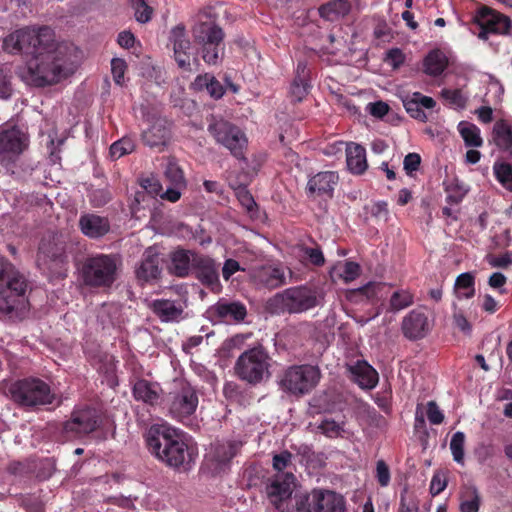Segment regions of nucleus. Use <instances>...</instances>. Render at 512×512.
Masks as SVG:
<instances>
[{
    "label": "nucleus",
    "mask_w": 512,
    "mask_h": 512,
    "mask_svg": "<svg viewBox=\"0 0 512 512\" xmlns=\"http://www.w3.org/2000/svg\"><path fill=\"white\" fill-rule=\"evenodd\" d=\"M190 49L191 42L189 39L184 40L173 46L174 58L180 68H190Z\"/></svg>",
    "instance_id": "nucleus-47"
},
{
    "label": "nucleus",
    "mask_w": 512,
    "mask_h": 512,
    "mask_svg": "<svg viewBox=\"0 0 512 512\" xmlns=\"http://www.w3.org/2000/svg\"><path fill=\"white\" fill-rule=\"evenodd\" d=\"M421 164V157L418 153H408L403 161V167L408 176H412Z\"/></svg>",
    "instance_id": "nucleus-57"
},
{
    "label": "nucleus",
    "mask_w": 512,
    "mask_h": 512,
    "mask_svg": "<svg viewBox=\"0 0 512 512\" xmlns=\"http://www.w3.org/2000/svg\"><path fill=\"white\" fill-rule=\"evenodd\" d=\"M425 307L419 306L411 310L402 320L401 330L407 339L416 341L425 338L432 329V323L425 312Z\"/></svg>",
    "instance_id": "nucleus-17"
},
{
    "label": "nucleus",
    "mask_w": 512,
    "mask_h": 512,
    "mask_svg": "<svg viewBox=\"0 0 512 512\" xmlns=\"http://www.w3.org/2000/svg\"><path fill=\"white\" fill-rule=\"evenodd\" d=\"M8 391L12 400L22 407L50 405L55 400V394L50 386L39 378L15 381L9 386Z\"/></svg>",
    "instance_id": "nucleus-12"
},
{
    "label": "nucleus",
    "mask_w": 512,
    "mask_h": 512,
    "mask_svg": "<svg viewBox=\"0 0 512 512\" xmlns=\"http://www.w3.org/2000/svg\"><path fill=\"white\" fill-rule=\"evenodd\" d=\"M127 69V64L123 59L113 58L111 60V71L113 79L116 84L121 85L124 80V75Z\"/></svg>",
    "instance_id": "nucleus-55"
},
{
    "label": "nucleus",
    "mask_w": 512,
    "mask_h": 512,
    "mask_svg": "<svg viewBox=\"0 0 512 512\" xmlns=\"http://www.w3.org/2000/svg\"><path fill=\"white\" fill-rule=\"evenodd\" d=\"M187 39L188 37L186 35V29L183 24H178L171 29L169 34V43L172 44V46H175V44H178Z\"/></svg>",
    "instance_id": "nucleus-61"
},
{
    "label": "nucleus",
    "mask_w": 512,
    "mask_h": 512,
    "mask_svg": "<svg viewBox=\"0 0 512 512\" xmlns=\"http://www.w3.org/2000/svg\"><path fill=\"white\" fill-rule=\"evenodd\" d=\"M349 371L353 379L362 389L371 390L378 384V372L366 361L358 360L353 365H349Z\"/></svg>",
    "instance_id": "nucleus-26"
},
{
    "label": "nucleus",
    "mask_w": 512,
    "mask_h": 512,
    "mask_svg": "<svg viewBox=\"0 0 512 512\" xmlns=\"http://www.w3.org/2000/svg\"><path fill=\"white\" fill-rule=\"evenodd\" d=\"M166 179L175 187H186V181L183 170L175 160H169L165 171Z\"/></svg>",
    "instance_id": "nucleus-46"
},
{
    "label": "nucleus",
    "mask_w": 512,
    "mask_h": 512,
    "mask_svg": "<svg viewBox=\"0 0 512 512\" xmlns=\"http://www.w3.org/2000/svg\"><path fill=\"white\" fill-rule=\"evenodd\" d=\"M160 256L153 248H148L144 254L139 267L136 270V275L139 280L145 282L157 279L161 274Z\"/></svg>",
    "instance_id": "nucleus-27"
},
{
    "label": "nucleus",
    "mask_w": 512,
    "mask_h": 512,
    "mask_svg": "<svg viewBox=\"0 0 512 512\" xmlns=\"http://www.w3.org/2000/svg\"><path fill=\"white\" fill-rule=\"evenodd\" d=\"M319 303L316 288L299 285L275 294L269 299L268 307L277 314H300L317 307Z\"/></svg>",
    "instance_id": "nucleus-7"
},
{
    "label": "nucleus",
    "mask_w": 512,
    "mask_h": 512,
    "mask_svg": "<svg viewBox=\"0 0 512 512\" xmlns=\"http://www.w3.org/2000/svg\"><path fill=\"white\" fill-rule=\"evenodd\" d=\"M55 37L53 29L42 26L38 29L24 27L10 33L3 41V48L10 54L35 55L41 48L49 47Z\"/></svg>",
    "instance_id": "nucleus-10"
},
{
    "label": "nucleus",
    "mask_w": 512,
    "mask_h": 512,
    "mask_svg": "<svg viewBox=\"0 0 512 512\" xmlns=\"http://www.w3.org/2000/svg\"><path fill=\"white\" fill-rule=\"evenodd\" d=\"M29 281L10 261L0 258V319L22 320L29 310Z\"/></svg>",
    "instance_id": "nucleus-3"
},
{
    "label": "nucleus",
    "mask_w": 512,
    "mask_h": 512,
    "mask_svg": "<svg viewBox=\"0 0 512 512\" xmlns=\"http://www.w3.org/2000/svg\"><path fill=\"white\" fill-rule=\"evenodd\" d=\"M440 96L445 104L451 108L462 110L467 105L468 97L463 93L462 89L443 88Z\"/></svg>",
    "instance_id": "nucleus-40"
},
{
    "label": "nucleus",
    "mask_w": 512,
    "mask_h": 512,
    "mask_svg": "<svg viewBox=\"0 0 512 512\" xmlns=\"http://www.w3.org/2000/svg\"><path fill=\"white\" fill-rule=\"evenodd\" d=\"M192 274L211 292L219 293L221 291L219 265L212 257L200 253L194 255Z\"/></svg>",
    "instance_id": "nucleus-16"
},
{
    "label": "nucleus",
    "mask_w": 512,
    "mask_h": 512,
    "mask_svg": "<svg viewBox=\"0 0 512 512\" xmlns=\"http://www.w3.org/2000/svg\"><path fill=\"white\" fill-rule=\"evenodd\" d=\"M68 50L67 45L58 44L54 37L49 47L41 48L26 62L22 79L34 87L59 83L72 72Z\"/></svg>",
    "instance_id": "nucleus-2"
},
{
    "label": "nucleus",
    "mask_w": 512,
    "mask_h": 512,
    "mask_svg": "<svg viewBox=\"0 0 512 512\" xmlns=\"http://www.w3.org/2000/svg\"><path fill=\"white\" fill-rule=\"evenodd\" d=\"M474 23L480 28L478 38L481 40H487L490 34L506 35L512 26L508 16L488 6H482L477 10Z\"/></svg>",
    "instance_id": "nucleus-14"
},
{
    "label": "nucleus",
    "mask_w": 512,
    "mask_h": 512,
    "mask_svg": "<svg viewBox=\"0 0 512 512\" xmlns=\"http://www.w3.org/2000/svg\"><path fill=\"white\" fill-rule=\"evenodd\" d=\"M492 142L502 151H507L512 158V126L506 120L495 122L492 133Z\"/></svg>",
    "instance_id": "nucleus-33"
},
{
    "label": "nucleus",
    "mask_w": 512,
    "mask_h": 512,
    "mask_svg": "<svg viewBox=\"0 0 512 512\" xmlns=\"http://www.w3.org/2000/svg\"><path fill=\"white\" fill-rule=\"evenodd\" d=\"M192 35L196 44L201 47L205 63L215 65L224 53L225 33L215 22L210 12L201 10L195 17Z\"/></svg>",
    "instance_id": "nucleus-4"
},
{
    "label": "nucleus",
    "mask_w": 512,
    "mask_h": 512,
    "mask_svg": "<svg viewBox=\"0 0 512 512\" xmlns=\"http://www.w3.org/2000/svg\"><path fill=\"white\" fill-rule=\"evenodd\" d=\"M369 113L376 118H383L389 111V105L383 101L368 104Z\"/></svg>",
    "instance_id": "nucleus-63"
},
{
    "label": "nucleus",
    "mask_w": 512,
    "mask_h": 512,
    "mask_svg": "<svg viewBox=\"0 0 512 512\" xmlns=\"http://www.w3.org/2000/svg\"><path fill=\"white\" fill-rule=\"evenodd\" d=\"M253 277L258 284L269 289H275L285 284L284 271L278 266H262L254 271Z\"/></svg>",
    "instance_id": "nucleus-30"
},
{
    "label": "nucleus",
    "mask_w": 512,
    "mask_h": 512,
    "mask_svg": "<svg viewBox=\"0 0 512 512\" xmlns=\"http://www.w3.org/2000/svg\"><path fill=\"white\" fill-rule=\"evenodd\" d=\"M387 285L384 283L370 282L359 288L357 292L364 295L370 301H378L382 298Z\"/></svg>",
    "instance_id": "nucleus-49"
},
{
    "label": "nucleus",
    "mask_w": 512,
    "mask_h": 512,
    "mask_svg": "<svg viewBox=\"0 0 512 512\" xmlns=\"http://www.w3.org/2000/svg\"><path fill=\"white\" fill-rule=\"evenodd\" d=\"M199 397L196 388L185 378H175L164 399L168 415L181 423L189 421L196 412Z\"/></svg>",
    "instance_id": "nucleus-8"
},
{
    "label": "nucleus",
    "mask_w": 512,
    "mask_h": 512,
    "mask_svg": "<svg viewBox=\"0 0 512 512\" xmlns=\"http://www.w3.org/2000/svg\"><path fill=\"white\" fill-rule=\"evenodd\" d=\"M319 429L321 432L329 437V438H336L341 435L343 432V428L341 425H339L336 421L333 419H325L321 422L319 425Z\"/></svg>",
    "instance_id": "nucleus-54"
},
{
    "label": "nucleus",
    "mask_w": 512,
    "mask_h": 512,
    "mask_svg": "<svg viewBox=\"0 0 512 512\" xmlns=\"http://www.w3.org/2000/svg\"><path fill=\"white\" fill-rule=\"evenodd\" d=\"M241 267L238 261L235 259L229 258L226 259L222 268V276L223 278L228 281L232 275H234L236 272L240 271Z\"/></svg>",
    "instance_id": "nucleus-64"
},
{
    "label": "nucleus",
    "mask_w": 512,
    "mask_h": 512,
    "mask_svg": "<svg viewBox=\"0 0 512 512\" xmlns=\"http://www.w3.org/2000/svg\"><path fill=\"white\" fill-rule=\"evenodd\" d=\"M317 491L312 490L310 493H296L293 498L291 496L284 500V510L280 512H317Z\"/></svg>",
    "instance_id": "nucleus-28"
},
{
    "label": "nucleus",
    "mask_w": 512,
    "mask_h": 512,
    "mask_svg": "<svg viewBox=\"0 0 512 512\" xmlns=\"http://www.w3.org/2000/svg\"><path fill=\"white\" fill-rule=\"evenodd\" d=\"M70 243L62 235H54L48 241L43 240L39 246V253L58 264L68 262V248Z\"/></svg>",
    "instance_id": "nucleus-24"
},
{
    "label": "nucleus",
    "mask_w": 512,
    "mask_h": 512,
    "mask_svg": "<svg viewBox=\"0 0 512 512\" xmlns=\"http://www.w3.org/2000/svg\"><path fill=\"white\" fill-rule=\"evenodd\" d=\"M321 378V370L316 365H291L280 373L278 385L283 392L299 398L310 394Z\"/></svg>",
    "instance_id": "nucleus-9"
},
{
    "label": "nucleus",
    "mask_w": 512,
    "mask_h": 512,
    "mask_svg": "<svg viewBox=\"0 0 512 512\" xmlns=\"http://www.w3.org/2000/svg\"><path fill=\"white\" fill-rule=\"evenodd\" d=\"M348 0H331L318 9L321 18L328 21H335L341 16H345L350 11Z\"/></svg>",
    "instance_id": "nucleus-38"
},
{
    "label": "nucleus",
    "mask_w": 512,
    "mask_h": 512,
    "mask_svg": "<svg viewBox=\"0 0 512 512\" xmlns=\"http://www.w3.org/2000/svg\"><path fill=\"white\" fill-rule=\"evenodd\" d=\"M212 314L221 322L240 323L247 316V308L240 301L218 300L211 308Z\"/></svg>",
    "instance_id": "nucleus-20"
},
{
    "label": "nucleus",
    "mask_w": 512,
    "mask_h": 512,
    "mask_svg": "<svg viewBox=\"0 0 512 512\" xmlns=\"http://www.w3.org/2000/svg\"><path fill=\"white\" fill-rule=\"evenodd\" d=\"M493 173L497 181L507 190L512 192V164L507 162H495Z\"/></svg>",
    "instance_id": "nucleus-44"
},
{
    "label": "nucleus",
    "mask_w": 512,
    "mask_h": 512,
    "mask_svg": "<svg viewBox=\"0 0 512 512\" xmlns=\"http://www.w3.org/2000/svg\"><path fill=\"white\" fill-rule=\"evenodd\" d=\"M339 181L337 172L322 171L312 176L306 186L307 195L309 197H320L331 199L334 194L335 186Z\"/></svg>",
    "instance_id": "nucleus-19"
},
{
    "label": "nucleus",
    "mask_w": 512,
    "mask_h": 512,
    "mask_svg": "<svg viewBox=\"0 0 512 512\" xmlns=\"http://www.w3.org/2000/svg\"><path fill=\"white\" fill-rule=\"evenodd\" d=\"M12 74L8 66L0 64V98L8 99L12 94Z\"/></svg>",
    "instance_id": "nucleus-50"
},
{
    "label": "nucleus",
    "mask_w": 512,
    "mask_h": 512,
    "mask_svg": "<svg viewBox=\"0 0 512 512\" xmlns=\"http://www.w3.org/2000/svg\"><path fill=\"white\" fill-rule=\"evenodd\" d=\"M198 253L193 250L177 248L170 252L169 272L179 278H185L192 273L194 255Z\"/></svg>",
    "instance_id": "nucleus-23"
},
{
    "label": "nucleus",
    "mask_w": 512,
    "mask_h": 512,
    "mask_svg": "<svg viewBox=\"0 0 512 512\" xmlns=\"http://www.w3.org/2000/svg\"><path fill=\"white\" fill-rule=\"evenodd\" d=\"M26 141V136L19 129L4 130L0 133V153L20 154L26 147Z\"/></svg>",
    "instance_id": "nucleus-32"
},
{
    "label": "nucleus",
    "mask_w": 512,
    "mask_h": 512,
    "mask_svg": "<svg viewBox=\"0 0 512 512\" xmlns=\"http://www.w3.org/2000/svg\"><path fill=\"white\" fill-rule=\"evenodd\" d=\"M459 132L463 138L465 145L468 147H481L483 140L480 136V129L472 123L461 122L459 124Z\"/></svg>",
    "instance_id": "nucleus-41"
},
{
    "label": "nucleus",
    "mask_w": 512,
    "mask_h": 512,
    "mask_svg": "<svg viewBox=\"0 0 512 512\" xmlns=\"http://www.w3.org/2000/svg\"><path fill=\"white\" fill-rule=\"evenodd\" d=\"M480 495L476 488L473 489V498L464 500L460 504V512H478L480 508Z\"/></svg>",
    "instance_id": "nucleus-60"
},
{
    "label": "nucleus",
    "mask_w": 512,
    "mask_h": 512,
    "mask_svg": "<svg viewBox=\"0 0 512 512\" xmlns=\"http://www.w3.org/2000/svg\"><path fill=\"white\" fill-rule=\"evenodd\" d=\"M310 89L309 81L293 79L290 86V97L293 102L302 101Z\"/></svg>",
    "instance_id": "nucleus-52"
},
{
    "label": "nucleus",
    "mask_w": 512,
    "mask_h": 512,
    "mask_svg": "<svg viewBox=\"0 0 512 512\" xmlns=\"http://www.w3.org/2000/svg\"><path fill=\"white\" fill-rule=\"evenodd\" d=\"M243 443L239 440H229L217 443L213 457L219 464H228L241 450Z\"/></svg>",
    "instance_id": "nucleus-37"
},
{
    "label": "nucleus",
    "mask_w": 512,
    "mask_h": 512,
    "mask_svg": "<svg viewBox=\"0 0 512 512\" xmlns=\"http://www.w3.org/2000/svg\"><path fill=\"white\" fill-rule=\"evenodd\" d=\"M145 441L152 455L178 471L189 470L197 457V448L186 434L166 423L152 425Z\"/></svg>",
    "instance_id": "nucleus-1"
},
{
    "label": "nucleus",
    "mask_w": 512,
    "mask_h": 512,
    "mask_svg": "<svg viewBox=\"0 0 512 512\" xmlns=\"http://www.w3.org/2000/svg\"><path fill=\"white\" fill-rule=\"evenodd\" d=\"M149 121L150 125L143 130L141 139L146 146L162 151L172 137L171 123L163 117H152Z\"/></svg>",
    "instance_id": "nucleus-18"
},
{
    "label": "nucleus",
    "mask_w": 512,
    "mask_h": 512,
    "mask_svg": "<svg viewBox=\"0 0 512 512\" xmlns=\"http://www.w3.org/2000/svg\"><path fill=\"white\" fill-rule=\"evenodd\" d=\"M293 454L283 450L274 454L272 459L273 469L276 471L267 486V494L271 503L277 510H284V500L292 495L296 477L293 473Z\"/></svg>",
    "instance_id": "nucleus-6"
},
{
    "label": "nucleus",
    "mask_w": 512,
    "mask_h": 512,
    "mask_svg": "<svg viewBox=\"0 0 512 512\" xmlns=\"http://www.w3.org/2000/svg\"><path fill=\"white\" fill-rule=\"evenodd\" d=\"M119 266L114 254L88 255L78 264L79 279L88 288H110L117 280Z\"/></svg>",
    "instance_id": "nucleus-5"
},
{
    "label": "nucleus",
    "mask_w": 512,
    "mask_h": 512,
    "mask_svg": "<svg viewBox=\"0 0 512 512\" xmlns=\"http://www.w3.org/2000/svg\"><path fill=\"white\" fill-rule=\"evenodd\" d=\"M453 323L462 332L469 334L472 330L470 322L467 320L462 311H455L453 313Z\"/></svg>",
    "instance_id": "nucleus-62"
},
{
    "label": "nucleus",
    "mask_w": 512,
    "mask_h": 512,
    "mask_svg": "<svg viewBox=\"0 0 512 512\" xmlns=\"http://www.w3.org/2000/svg\"><path fill=\"white\" fill-rule=\"evenodd\" d=\"M133 396L137 401L154 405L159 400L158 385L145 379L138 380L132 389Z\"/></svg>",
    "instance_id": "nucleus-35"
},
{
    "label": "nucleus",
    "mask_w": 512,
    "mask_h": 512,
    "mask_svg": "<svg viewBox=\"0 0 512 512\" xmlns=\"http://www.w3.org/2000/svg\"><path fill=\"white\" fill-rule=\"evenodd\" d=\"M134 149L135 143L133 139L123 137L110 146L109 152L112 159H119L124 155L130 154Z\"/></svg>",
    "instance_id": "nucleus-48"
},
{
    "label": "nucleus",
    "mask_w": 512,
    "mask_h": 512,
    "mask_svg": "<svg viewBox=\"0 0 512 512\" xmlns=\"http://www.w3.org/2000/svg\"><path fill=\"white\" fill-rule=\"evenodd\" d=\"M301 251L303 252V255L306 259L309 260V262L317 267H321L325 263V258L323 255V252L319 246L316 247H307L303 246L301 247Z\"/></svg>",
    "instance_id": "nucleus-53"
},
{
    "label": "nucleus",
    "mask_w": 512,
    "mask_h": 512,
    "mask_svg": "<svg viewBox=\"0 0 512 512\" xmlns=\"http://www.w3.org/2000/svg\"><path fill=\"white\" fill-rule=\"evenodd\" d=\"M100 423L101 417L98 410L84 406L73 410L70 419L64 423V430L74 436H82L96 431Z\"/></svg>",
    "instance_id": "nucleus-15"
},
{
    "label": "nucleus",
    "mask_w": 512,
    "mask_h": 512,
    "mask_svg": "<svg viewBox=\"0 0 512 512\" xmlns=\"http://www.w3.org/2000/svg\"><path fill=\"white\" fill-rule=\"evenodd\" d=\"M270 361L265 347L254 346L241 353L236 360L235 375L250 385H258L270 377Z\"/></svg>",
    "instance_id": "nucleus-11"
},
{
    "label": "nucleus",
    "mask_w": 512,
    "mask_h": 512,
    "mask_svg": "<svg viewBox=\"0 0 512 512\" xmlns=\"http://www.w3.org/2000/svg\"><path fill=\"white\" fill-rule=\"evenodd\" d=\"M184 303L179 300L155 299L150 308L162 322H179L183 319Z\"/></svg>",
    "instance_id": "nucleus-22"
},
{
    "label": "nucleus",
    "mask_w": 512,
    "mask_h": 512,
    "mask_svg": "<svg viewBox=\"0 0 512 512\" xmlns=\"http://www.w3.org/2000/svg\"><path fill=\"white\" fill-rule=\"evenodd\" d=\"M465 439L466 436L463 432L457 431L453 434L450 441V450L453 456V460L460 465H464L465 458Z\"/></svg>",
    "instance_id": "nucleus-45"
},
{
    "label": "nucleus",
    "mask_w": 512,
    "mask_h": 512,
    "mask_svg": "<svg viewBox=\"0 0 512 512\" xmlns=\"http://www.w3.org/2000/svg\"><path fill=\"white\" fill-rule=\"evenodd\" d=\"M378 483L382 487H386L390 482V470L384 460L377 461L376 475Z\"/></svg>",
    "instance_id": "nucleus-58"
},
{
    "label": "nucleus",
    "mask_w": 512,
    "mask_h": 512,
    "mask_svg": "<svg viewBox=\"0 0 512 512\" xmlns=\"http://www.w3.org/2000/svg\"><path fill=\"white\" fill-rule=\"evenodd\" d=\"M88 197L90 204L95 208L103 207L112 200V194L108 188L94 189Z\"/></svg>",
    "instance_id": "nucleus-51"
},
{
    "label": "nucleus",
    "mask_w": 512,
    "mask_h": 512,
    "mask_svg": "<svg viewBox=\"0 0 512 512\" xmlns=\"http://www.w3.org/2000/svg\"><path fill=\"white\" fill-rule=\"evenodd\" d=\"M475 278L469 273L460 274L455 281V291L458 298L470 299L475 295Z\"/></svg>",
    "instance_id": "nucleus-39"
},
{
    "label": "nucleus",
    "mask_w": 512,
    "mask_h": 512,
    "mask_svg": "<svg viewBox=\"0 0 512 512\" xmlns=\"http://www.w3.org/2000/svg\"><path fill=\"white\" fill-rule=\"evenodd\" d=\"M348 170L354 175H362L368 169L366 149L357 143H349L345 149Z\"/></svg>",
    "instance_id": "nucleus-29"
},
{
    "label": "nucleus",
    "mask_w": 512,
    "mask_h": 512,
    "mask_svg": "<svg viewBox=\"0 0 512 512\" xmlns=\"http://www.w3.org/2000/svg\"><path fill=\"white\" fill-rule=\"evenodd\" d=\"M413 303V293L406 289H399L392 293L389 306L391 311L397 312L411 306Z\"/></svg>",
    "instance_id": "nucleus-43"
},
{
    "label": "nucleus",
    "mask_w": 512,
    "mask_h": 512,
    "mask_svg": "<svg viewBox=\"0 0 512 512\" xmlns=\"http://www.w3.org/2000/svg\"><path fill=\"white\" fill-rule=\"evenodd\" d=\"M130 8L134 12V18L138 23L145 24L152 20L154 9L147 0H128Z\"/></svg>",
    "instance_id": "nucleus-42"
},
{
    "label": "nucleus",
    "mask_w": 512,
    "mask_h": 512,
    "mask_svg": "<svg viewBox=\"0 0 512 512\" xmlns=\"http://www.w3.org/2000/svg\"><path fill=\"white\" fill-rule=\"evenodd\" d=\"M316 508L317 512H345L346 501L334 491L318 489Z\"/></svg>",
    "instance_id": "nucleus-31"
},
{
    "label": "nucleus",
    "mask_w": 512,
    "mask_h": 512,
    "mask_svg": "<svg viewBox=\"0 0 512 512\" xmlns=\"http://www.w3.org/2000/svg\"><path fill=\"white\" fill-rule=\"evenodd\" d=\"M140 186L151 196V198L160 195L162 192L161 183L159 182L158 179L154 177H147L141 179Z\"/></svg>",
    "instance_id": "nucleus-56"
},
{
    "label": "nucleus",
    "mask_w": 512,
    "mask_h": 512,
    "mask_svg": "<svg viewBox=\"0 0 512 512\" xmlns=\"http://www.w3.org/2000/svg\"><path fill=\"white\" fill-rule=\"evenodd\" d=\"M208 131L216 142L226 147L235 158L246 160L247 138L239 127L220 119L210 123Z\"/></svg>",
    "instance_id": "nucleus-13"
},
{
    "label": "nucleus",
    "mask_w": 512,
    "mask_h": 512,
    "mask_svg": "<svg viewBox=\"0 0 512 512\" xmlns=\"http://www.w3.org/2000/svg\"><path fill=\"white\" fill-rule=\"evenodd\" d=\"M447 67L448 58L440 49L431 50L423 59V72L428 76H440Z\"/></svg>",
    "instance_id": "nucleus-34"
},
{
    "label": "nucleus",
    "mask_w": 512,
    "mask_h": 512,
    "mask_svg": "<svg viewBox=\"0 0 512 512\" xmlns=\"http://www.w3.org/2000/svg\"><path fill=\"white\" fill-rule=\"evenodd\" d=\"M427 418L433 425H439L444 421V414L434 401L427 403Z\"/></svg>",
    "instance_id": "nucleus-59"
},
{
    "label": "nucleus",
    "mask_w": 512,
    "mask_h": 512,
    "mask_svg": "<svg viewBox=\"0 0 512 512\" xmlns=\"http://www.w3.org/2000/svg\"><path fill=\"white\" fill-rule=\"evenodd\" d=\"M403 106L406 112L414 119L426 122L427 115L422 108L433 109L436 101L420 92H415L411 96L403 98Z\"/></svg>",
    "instance_id": "nucleus-25"
},
{
    "label": "nucleus",
    "mask_w": 512,
    "mask_h": 512,
    "mask_svg": "<svg viewBox=\"0 0 512 512\" xmlns=\"http://www.w3.org/2000/svg\"><path fill=\"white\" fill-rule=\"evenodd\" d=\"M78 227L86 237L99 239L110 231V221L107 217L96 213H83L79 217Z\"/></svg>",
    "instance_id": "nucleus-21"
},
{
    "label": "nucleus",
    "mask_w": 512,
    "mask_h": 512,
    "mask_svg": "<svg viewBox=\"0 0 512 512\" xmlns=\"http://www.w3.org/2000/svg\"><path fill=\"white\" fill-rule=\"evenodd\" d=\"M361 267L358 263L353 261H345L344 263L339 262L333 266L329 274L333 282L341 279L345 283L354 281L359 277Z\"/></svg>",
    "instance_id": "nucleus-36"
}]
</instances>
